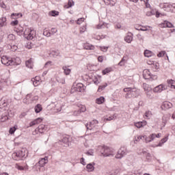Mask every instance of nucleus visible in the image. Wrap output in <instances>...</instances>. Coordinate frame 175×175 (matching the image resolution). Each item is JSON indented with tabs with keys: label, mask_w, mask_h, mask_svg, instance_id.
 I'll use <instances>...</instances> for the list:
<instances>
[{
	"label": "nucleus",
	"mask_w": 175,
	"mask_h": 175,
	"mask_svg": "<svg viewBox=\"0 0 175 175\" xmlns=\"http://www.w3.org/2000/svg\"><path fill=\"white\" fill-rule=\"evenodd\" d=\"M97 151L101 157H113L116 154L114 149L107 146H98Z\"/></svg>",
	"instance_id": "obj_1"
},
{
	"label": "nucleus",
	"mask_w": 175,
	"mask_h": 175,
	"mask_svg": "<svg viewBox=\"0 0 175 175\" xmlns=\"http://www.w3.org/2000/svg\"><path fill=\"white\" fill-rule=\"evenodd\" d=\"M36 33L35 30L29 27H27L23 32L24 37L27 40H32L35 38Z\"/></svg>",
	"instance_id": "obj_2"
},
{
	"label": "nucleus",
	"mask_w": 175,
	"mask_h": 175,
	"mask_svg": "<svg viewBox=\"0 0 175 175\" xmlns=\"http://www.w3.org/2000/svg\"><path fill=\"white\" fill-rule=\"evenodd\" d=\"M143 77L146 80H150V79H152V80H157L158 79V77L156 75H151V72H150V70L148 69L144 70Z\"/></svg>",
	"instance_id": "obj_3"
},
{
	"label": "nucleus",
	"mask_w": 175,
	"mask_h": 175,
	"mask_svg": "<svg viewBox=\"0 0 175 175\" xmlns=\"http://www.w3.org/2000/svg\"><path fill=\"white\" fill-rule=\"evenodd\" d=\"M1 63L6 66H10L14 65V60L8 56H3L1 57Z\"/></svg>",
	"instance_id": "obj_4"
},
{
	"label": "nucleus",
	"mask_w": 175,
	"mask_h": 175,
	"mask_svg": "<svg viewBox=\"0 0 175 175\" xmlns=\"http://www.w3.org/2000/svg\"><path fill=\"white\" fill-rule=\"evenodd\" d=\"M47 131V127L44 124H40L38 126L37 129H35L34 131H33L32 134L36 135H38V133H44Z\"/></svg>",
	"instance_id": "obj_5"
},
{
	"label": "nucleus",
	"mask_w": 175,
	"mask_h": 175,
	"mask_svg": "<svg viewBox=\"0 0 175 175\" xmlns=\"http://www.w3.org/2000/svg\"><path fill=\"white\" fill-rule=\"evenodd\" d=\"M126 154V148L121 147L118 151V153L116 155V158L117 159H121V158H122V157H124Z\"/></svg>",
	"instance_id": "obj_6"
},
{
	"label": "nucleus",
	"mask_w": 175,
	"mask_h": 175,
	"mask_svg": "<svg viewBox=\"0 0 175 175\" xmlns=\"http://www.w3.org/2000/svg\"><path fill=\"white\" fill-rule=\"evenodd\" d=\"M77 111H75L73 112L74 116H80L81 113H84L87 110V108L85 107V105H79L77 106Z\"/></svg>",
	"instance_id": "obj_7"
},
{
	"label": "nucleus",
	"mask_w": 175,
	"mask_h": 175,
	"mask_svg": "<svg viewBox=\"0 0 175 175\" xmlns=\"http://www.w3.org/2000/svg\"><path fill=\"white\" fill-rule=\"evenodd\" d=\"M96 126H98V120H92L90 124H86L87 129H89L90 131L94 129Z\"/></svg>",
	"instance_id": "obj_8"
},
{
	"label": "nucleus",
	"mask_w": 175,
	"mask_h": 175,
	"mask_svg": "<svg viewBox=\"0 0 175 175\" xmlns=\"http://www.w3.org/2000/svg\"><path fill=\"white\" fill-rule=\"evenodd\" d=\"M31 81L34 87H38V85H40V83H42V79H40V77L36 76V77L31 79Z\"/></svg>",
	"instance_id": "obj_9"
},
{
	"label": "nucleus",
	"mask_w": 175,
	"mask_h": 175,
	"mask_svg": "<svg viewBox=\"0 0 175 175\" xmlns=\"http://www.w3.org/2000/svg\"><path fill=\"white\" fill-rule=\"evenodd\" d=\"M173 107V104L169 101H165L161 105V109L163 110H167L169 109H172Z\"/></svg>",
	"instance_id": "obj_10"
},
{
	"label": "nucleus",
	"mask_w": 175,
	"mask_h": 175,
	"mask_svg": "<svg viewBox=\"0 0 175 175\" xmlns=\"http://www.w3.org/2000/svg\"><path fill=\"white\" fill-rule=\"evenodd\" d=\"M160 28H173L172 23L165 21L163 23L159 25Z\"/></svg>",
	"instance_id": "obj_11"
},
{
	"label": "nucleus",
	"mask_w": 175,
	"mask_h": 175,
	"mask_svg": "<svg viewBox=\"0 0 175 175\" xmlns=\"http://www.w3.org/2000/svg\"><path fill=\"white\" fill-rule=\"evenodd\" d=\"M14 31L16 32L17 35H19V36H21V35H23V31H24V28H23V27L20 26V25H17L14 27Z\"/></svg>",
	"instance_id": "obj_12"
},
{
	"label": "nucleus",
	"mask_w": 175,
	"mask_h": 175,
	"mask_svg": "<svg viewBox=\"0 0 175 175\" xmlns=\"http://www.w3.org/2000/svg\"><path fill=\"white\" fill-rule=\"evenodd\" d=\"M75 91L77 92H81V91L84 90V85L81 83H77L75 86L74 85Z\"/></svg>",
	"instance_id": "obj_13"
},
{
	"label": "nucleus",
	"mask_w": 175,
	"mask_h": 175,
	"mask_svg": "<svg viewBox=\"0 0 175 175\" xmlns=\"http://www.w3.org/2000/svg\"><path fill=\"white\" fill-rule=\"evenodd\" d=\"M48 163H49V157H47L40 159V161H38V164L41 167H44V165Z\"/></svg>",
	"instance_id": "obj_14"
},
{
	"label": "nucleus",
	"mask_w": 175,
	"mask_h": 175,
	"mask_svg": "<svg viewBox=\"0 0 175 175\" xmlns=\"http://www.w3.org/2000/svg\"><path fill=\"white\" fill-rule=\"evenodd\" d=\"M43 121V118H38L34 120H33L32 122H31L29 123V126H33L34 125H38L40 123H42V122Z\"/></svg>",
	"instance_id": "obj_15"
},
{
	"label": "nucleus",
	"mask_w": 175,
	"mask_h": 175,
	"mask_svg": "<svg viewBox=\"0 0 175 175\" xmlns=\"http://www.w3.org/2000/svg\"><path fill=\"white\" fill-rule=\"evenodd\" d=\"M163 90H165V85H163V84H161L153 89V92H155V93L162 92Z\"/></svg>",
	"instance_id": "obj_16"
},
{
	"label": "nucleus",
	"mask_w": 175,
	"mask_h": 175,
	"mask_svg": "<svg viewBox=\"0 0 175 175\" xmlns=\"http://www.w3.org/2000/svg\"><path fill=\"white\" fill-rule=\"evenodd\" d=\"M124 40L126 43H131L132 40H133V34L132 33H129L127 36L124 37Z\"/></svg>",
	"instance_id": "obj_17"
},
{
	"label": "nucleus",
	"mask_w": 175,
	"mask_h": 175,
	"mask_svg": "<svg viewBox=\"0 0 175 175\" xmlns=\"http://www.w3.org/2000/svg\"><path fill=\"white\" fill-rule=\"evenodd\" d=\"M145 142L146 143H150L151 142H152V140H154V139H155V133H152L150 135H149L148 137H146L145 135Z\"/></svg>",
	"instance_id": "obj_18"
},
{
	"label": "nucleus",
	"mask_w": 175,
	"mask_h": 175,
	"mask_svg": "<svg viewBox=\"0 0 175 175\" xmlns=\"http://www.w3.org/2000/svg\"><path fill=\"white\" fill-rule=\"evenodd\" d=\"M33 98H32V94H27L23 99V103H31V102H33Z\"/></svg>",
	"instance_id": "obj_19"
},
{
	"label": "nucleus",
	"mask_w": 175,
	"mask_h": 175,
	"mask_svg": "<svg viewBox=\"0 0 175 175\" xmlns=\"http://www.w3.org/2000/svg\"><path fill=\"white\" fill-rule=\"evenodd\" d=\"M128 62V55L123 56L121 61L118 63L119 66H125V64Z\"/></svg>",
	"instance_id": "obj_20"
},
{
	"label": "nucleus",
	"mask_w": 175,
	"mask_h": 175,
	"mask_svg": "<svg viewBox=\"0 0 175 175\" xmlns=\"http://www.w3.org/2000/svg\"><path fill=\"white\" fill-rule=\"evenodd\" d=\"M83 49L85 50H95V46H94L88 42H86L83 44Z\"/></svg>",
	"instance_id": "obj_21"
},
{
	"label": "nucleus",
	"mask_w": 175,
	"mask_h": 175,
	"mask_svg": "<svg viewBox=\"0 0 175 175\" xmlns=\"http://www.w3.org/2000/svg\"><path fill=\"white\" fill-rule=\"evenodd\" d=\"M15 167L16 169H18V170H28V165H27V163H25L24 165L16 164Z\"/></svg>",
	"instance_id": "obj_22"
},
{
	"label": "nucleus",
	"mask_w": 175,
	"mask_h": 175,
	"mask_svg": "<svg viewBox=\"0 0 175 175\" xmlns=\"http://www.w3.org/2000/svg\"><path fill=\"white\" fill-rule=\"evenodd\" d=\"M147 125V121L143 120L142 122H138L135 123V126L137 128H143V126H146Z\"/></svg>",
	"instance_id": "obj_23"
},
{
	"label": "nucleus",
	"mask_w": 175,
	"mask_h": 175,
	"mask_svg": "<svg viewBox=\"0 0 175 175\" xmlns=\"http://www.w3.org/2000/svg\"><path fill=\"white\" fill-rule=\"evenodd\" d=\"M72 6H75V1L73 0H68V4L64 5V9H69L72 8Z\"/></svg>",
	"instance_id": "obj_24"
},
{
	"label": "nucleus",
	"mask_w": 175,
	"mask_h": 175,
	"mask_svg": "<svg viewBox=\"0 0 175 175\" xmlns=\"http://www.w3.org/2000/svg\"><path fill=\"white\" fill-rule=\"evenodd\" d=\"M12 157L14 161H21V159L18 152H15L12 153Z\"/></svg>",
	"instance_id": "obj_25"
},
{
	"label": "nucleus",
	"mask_w": 175,
	"mask_h": 175,
	"mask_svg": "<svg viewBox=\"0 0 175 175\" xmlns=\"http://www.w3.org/2000/svg\"><path fill=\"white\" fill-rule=\"evenodd\" d=\"M6 17H1L0 18V27H6L8 23H6Z\"/></svg>",
	"instance_id": "obj_26"
},
{
	"label": "nucleus",
	"mask_w": 175,
	"mask_h": 175,
	"mask_svg": "<svg viewBox=\"0 0 175 175\" xmlns=\"http://www.w3.org/2000/svg\"><path fill=\"white\" fill-rule=\"evenodd\" d=\"M144 54L145 57H147L148 58H150V57H152V55H154V53H152V51L147 49L144 51Z\"/></svg>",
	"instance_id": "obj_27"
},
{
	"label": "nucleus",
	"mask_w": 175,
	"mask_h": 175,
	"mask_svg": "<svg viewBox=\"0 0 175 175\" xmlns=\"http://www.w3.org/2000/svg\"><path fill=\"white\" fill-rule=\"evenodd\" d=\"M19 154V157H21V159H23L26 155H27V150L25 149H23L22 150L18 151Z\"/></svg>",
	"instance_id": "obj_28"
},
{
	"label": "nucleus",
	"mask_w": 175,
	"mask_h": 175,
	"mask_svg": "<svg viewBox=\"0 0 175 175\" xmlns=\"http://www.w3.org/2000/svg\"><path fill=\"white\" fill-rule=\"evenodd\" d=\"M62 69L64 70V75H66V76H68V75H70V72L72 70L69 68V67H68V66H63Z\"/></svg>",
	"instance_id": "obj_29"
},
{
	"label": "nucleus",
	"mask_w": 175,
	"mask_h": 175,
	"mask_svg": "<svg viewBox=\"0 0 175 175\" xmlns=\"http://www.w3.org/2000/svg\"><path fill=\"white\" fill-rule=\"evenodd\" d=\"M26 66L29 68V69H32L33 68V62H32V59H30L26 62Z\"/></svg>",
	"instance_id": "obj_30"
},
{
	"label": "nucleus",
	"mask_w": 175,
	"mask_h": 175,
	"mask_svg": "<svg viewBox=\"0 0 175 175\" xmlns=\"http://www.w3.org/2000/svg\"><path fill=\"white\" fill-rule=\"evenodd\" d=\"M105 97L100 96V98L96 99V103H97V105H102L105 103Z\"/></svg>",
	"instance_id": "obj_31"
},
{
	"label": "nucleus",
	"mask_w": 175,
	"mask_h": 175,
	"mask_svg": "<svg viewBox=\"0 0 175 175\" xmlns=\"http://www.w3.org/2000/svg\"><path fill=\"white\" fill-rule=\"evenodd\" d=\"M8 106V100H0V109H3Z\"/></svg>",
	"instance_id": "obj_32"
},
{
	"label": "nucleus",
	"mask_w": 175,
	"mask_h": 175,
	"mask_svg": "<svg viewBox=\"0 0 175 175\" xmlns=\"http://www.w3.org/2000/svg\"><path fill=\"white\" fill-rule=\"evenodd\" d=\"M110 72H113V68L111 67L106 68L105 70L102 71V74L105 75H107L108 73H110Z\"/></svg>",
	"instance_id": "obj_33"
},
{
	"label": "nucleus",
	"mask_w": 175,
	"mask_h": 175,
	"mask_svg": "<svg viewBox=\"0 0 175 175\" xmlns=\"http://www.w3.org/2000/svg\"><path fill=\"white\" fill-rule=\"evenodd\" d=\"M124 92H136V88H126L123 90Z\"/></svg>",
	"instance_id": "obj_34"
},
{
	"label": "nucleus",
	"mask_w": 175,
	"mask_h": 175,
	"mask_svg": "<svg viewBox=\"0 0 175 175\" xmlns=\"http://www.w3.org/2000/svg\"><path fill=\"white\" fill-rule=\"evenodd\" d=\"M106 87H107V83H104L103 85H100L97 90V92H102V91H103V90H105V88H106Z\"/></svg>",
	"instance_id": "obj_35"
},
{
	"label": "nucleus",
	"mask_w": 175,
	"mask_h": 175,
	"mask_svg": "<svg viewBox=\"0 0 175 175\" xmlns=\"http://www.w3.org/2000/svg\"><path fill=\"white\" fill-rule=\"evenodd\" d=\"M167 137H165L164 138H163L160 142L159 143V144L157 146V147H162V145L164 144V143H166V142H167Z\"/></svg>",
	"instance_id": "obj_36"
},
{
	"label": "nucleus",
	"mask_w": 175,
	"mask_h": 175,
	"mask_svg": "<svg viewBox=\"0 0 175 175\" xmlns=\"http://www.w3.org/2000/svg\"><path fill=\"white\" fill-rule=\"evenodd\" d=\"M163 8H168L169 9H173V8L175 9V4H169L167 3H165L163 4Z\"/></svg>",
	"instance_id": "obj_37"
},
{
	"label": "nucleus",
	"mask_w": 175,
	"mask_h": 175,
	"mask_svg": "<svg viewBox=\"0 0 175 175\" xmlns=\"http://www.w3.org/2000/svg\"><path fill=\"white\" fill-rule=\"evenodd\" d=\"M152 69L153 72H157V70H158V69H159V63L155 62L154 64H153V66H152Z\"/></svg>",
	"instance_id": "obj_38"
},
{
	"label": "nucleus",
	"mask_w": 175,
	"mask_h": 175,
	"mask_svg": "<svg viewBox=\"0 0 175 175\" xmlns=\"http://www.w3.org/2000/svg\"><path fill=\"white\" fill-rule=\"evenodd\" d=\"M50 16H52V17H55V16H59V12L58 11H51L49 12Z\"/></svg>",
	"instance_id": "obj_39"
},
{
	"label": "nucleus",
	"mask_w": 175,
	"mask_h": 175,
	"mask_svg": "<svg viewBox=\"0 0 175 175\" xmlns=\"http://www.w3.org/2000/svg\"><path fill=\"white\" fill-rule=\"evenodd\" d=\"M42 105H40V104L37 105L35 107L36 113H40V111H42Z\"/></svg>",
	"instance_id": "obj_40"
},
{
	"label": "nucleus",
	"mask_w": 175,
	"mask_h": 175,
	"mask_svg": "<svg viewBox=\"0 0 175 175\" xmlns=\"http://www.w3.org/2000/svg\"><path fill=\"white\" fill-rule=\"evenodd\" d=\"M146 137V135H137L135 138V142H140L141 140H143Z\"/></svg>",
	"instance_id": "obj_41"
},
{
	"label": "nucleus",
	"mask_w": 175,
	"mask_h": 175,
	"mask_svg": "<svg viewBox=\"0 0 175 175\" xmlns=\"http://www.w3.org/2000/svg\"><path fill=\"white\" fill-rule=\"evenodd\" d=\"M86 167L88 170V172H93V170H94V164L89 163V164L87 165Z\"/></svg>",
	"instance_id": "obj_42"
},
{
	"label": "nucleus",
	"mask_w": 175,
	"mask_h": 175,
	"mask_svg": "<svg viewBox=\"0 0 175 175\" xmlns=\"http://www.w3.org/2000/svg\"><path fill=\"white\" fill-rule=\"evenodd\" d=\"M43 35L44 36H47V38H49V37L51 36V33L50 31H49V30H47V29H44Z\"/></svg>",
	"instance_id": "obj_43"
},
{
	"label": "nucleus",
	"mask_w": 175,
	"mask_h": 175,
	"mask_svg": "<svg viewBox=\"0 0 175 175\" xmlns=\"http://www.w3.org/2000/svg\"><path fill=\"white\" fill-rule=\"evenodd\" d=\"M16 131H17V126H14V127L10 128L9 131V133L10 135H13V133H14Z\"/></svg>",
	"instance_id": "obj_44"
},
{
	"label": "nucleus",
	"mask_w": 175,
	"mask_h": 175,
	"mask_svg": "<svg viewBox=\"0 0 175 175\" xmlns=\"http://www.w3.org/2000/svg\"><path fill=\"white\" fill-rule=\"evenodd\" d=\"M143 87L144 91H146V92H148V91H151V88H150L148 84L144 83Z\"/></svg>",
	"instance_id": "obj_45"
},
{
	"label": "nucleus",
	"mask_w": 175,
	"mask_h": 175,
	"mask_svg": "<svg viewBox=\"0 0 175 175\" xmlns=\"http://www.w3.org/2000/svg\"><path fill=\"white\" fill-rule=\"evenodd\" d=\"M8 40H10V41L16 40V36L11 33V34L8 35Z\"/></svg>",
	"instance_id": "obj_46"
},
{
	"label": "nucleus",
	"mask_w": 175,
	"mask_h": 175,
	"mask_svg": "<svg viewBox=\"0 0 175 175\" xmlns=\"http://www.w3.org/2000/svg\"><path fill=\"white\" fill-rule=\"evenodd\" d=\"M8 120H9V117L8 116V115H5L1 116L0 120L1 121V122H5V121H8Z\"/></svg>",
	"instance_id": "obj_47"
},
{
	"label": "nucleus",
	"mask_w": 175,
	"mask_h": 175,
	"mask_svg": "<svg viewBox=\"0 0 175 175\" xmlns=\"http://www.w3.org/2000/svg\"><path fill=\"white\" fill-rule=\"evenodd\" d=\"M85 31H87V26H83V27H80V29H79L80 33H84V32H85Z\"/></svg>",
	"instance_id": "obj_48"
},
{
	"label": "nucleus",
	"mask_w": 175,
	"mask_h": 175,
	"mask_svg": "<svg viewBox=\"0 0 175 175\" xmlns=\"http://www.w3.org/2000/svg\"><path fill=\"white\" fill-rule=\"evenodd\" d=\"M141 2H144V3L146 5V8H151V5H150V3H148V0H140Z\"/></svg>",
	"instance_id": "obj_49"
},
{
	"label": "nucleus",
	"mask_w": 175,
	"mask_h": 175,
	"mask_svg": "<svg viewBox=\"0 0 175 175\" xmlns=\"http://www.w3.org/2000/svg\"><path fill=\"white\" fill-rule=\"evenodd\" d=\"M85 20V18H80L77 21V24H78V25H80V24H83V23H84V21Z\"/></svg>",
	"instance_id": "obj_50"
},
{
	"label": "nucleus",
	"mask_w": 175,
	"mask_h": 175,
	"mask_svg": "<svg viewBox=\"0 0 175 175\" xmlns=\"http://www.w3.org/2000/svg\"><path fill=\"white\" fill-rule=\"evenodd\" d=\"M53 65H54L53 64V62H51V61H49V62H47L46 64H45V68H50V66H53Z\"/></svg>",
	"instance_id": "obj_51"
},
{
	"label": "nucleus",
	"mask_w": 175,
	"mask_h": 175,
	"mask_svg": "<svg viewBox=\"0 0 175 175\" xmlns=\"http://www.w3.org/2000/svg\"><path fill=\"white\" fill-rule=\"evenodd\" d=\"M165 54H166V51H162L157 54V57H159V58H161V57H163Z\"/></svg>",
	"instance_id": "obj_52"
},
{
	"label": "nucleus",
	"mask_w": 175,
	"mask_h": 175,
	"mask_svg": "<svg viewBox=\"0 0 175 175\" xmlns=\"http://www.w3.org/2000/svg\"><path fill=\"white\" fill-rule=\"evenodd\" d=\"M11 25H12V27H17V25H18V21L16 20V21H13L11 22Z\"/></svg>",
	"instance_id": "obj_53"
},
{
	"label": "nucleus",
	"mask_w": 175,
	"mask_h": 175,
	"mask_svg": "<svg viewBox=\"0 0 175 175\" xmlns=\"http://www.w3.org/2000/svg\"><path fill=\"white\" fill-rule=\"evenodd\" d=\"M151 116H152V113L150 111H148L145 113V117H146V118L151 117Z\"/></svg>",
	"instance_id": "obj_54"
},
{
	"label": "nucleus",
	"mask_w": 175,
	"mask_h": 175,
	"mask_svg": "<svg viewBox=\"0 0 175 175\" xmlns=\"http://www.w3.org/2000/svg\"><path fill=\"white\" fill-rule=\"evenodd\" d=\"M18 16H21V17H23V14H12L11 15V18H14L13 16H15V17H18Z\"/></svg>",
	"instance_id": "obj_55"
},
{
	"label": "nucleus",
	"mask_w": 175,
	"mask_h": 175,
	"mask_svg": "<svg viewBox=\"0 0 175 175\" xmlns=\"http://www.w3.org/2000/svg\"><path fill=\"white\" fill-rule=\"evenodd\" d=\"M57 32H58V29H57L55 27H53L51 29V34L52 33V35H54V33H57Z\"/></svg>",
	"instance_id": "obj_56"
},
{
	"label": "nucleus",
	"mask_w": 175,
	"mask_h": 175,
	"mask_svg": "<svg viewBox=\"0 0 175 175\" xmlns=\"http://www.w3.org/2000/svg\"><path fill=\"white\" fill-rule=\"evenodd\" d=\"M107 46H100V49L101 50V51H103L104 53H105V51H107Z\"/></svg>",
	"instance_id": "obj_57"
},
{
	"label": "nucleus",
	"mask_w": 175,
	"mask_h": 175,
	"mask_svg": "<svg viewBox=\"0 0 175 175\" xmlns=\"http://www.w3.org/2000/svg\"><path fill=\"white\" fill-rule=\"evenodd\" d=\"M148 28H150L149 26L142 27L139 29L140 31H148Z\"/></svg>",
	"instance_id": "obj_58"
},
{
	"label": "nucleus",
	"mask_w": 175,
	"mask_h": 175,
	"mask_svg": "<svg viewBox=\"0 0 175 175\" xmlns=\"http://www.w3.org/2000/svg\"><path fill=\"white\" fill-rule=\"evenodd\" d=\"M154 61H152V60H148L147 61V64H148V65H150V66H154Z\"/></svg>",
	"instance_id": "obj_59"
},
{
	"label": "nucleus",
	"mask_w": 175,
	"mask_h": 175,
	"mask_svg": "<svg viewBox=\"0 0 175 175\" xmlns=\"http://www.w3.org/2000/svg\"><path fill=\"white\" fill-rule=\"evenodd\" d=\"M114 116H110V117H109V118H105V120H107V121H111V120H114Z\"/></svg>",
	"instance_id": "obj_60"
},
{
	"label": "nucleus",
	"mask_w": 175,
	"mask_h": 175,
	"mask_svg": "<svg viewBox=\"0 0 175 175\" xmlns=\"http://www.w3.org/2000/svg\"><path fill=\"white\" fill-rule=\"evenodd\" d=\"M98 62H103V56H98Z\"/></svg>",
	"instance_id": "obj_61"
},
{
	"label": "nucleus",
	"mask_w": 175,
	"mask_h": 175,
	"mask_svg": "<svg viewBox=\"0 0 175 175\" xmlns=\"http://www.w3.org/2000/svg\"><path fill=\"white\" fill-rule=\"evenodd\" d=\"M81 163L83 165H86L84 158L81 159Z\"/></svg>",
	"instance_id": "obj_62"
},
{
	"label": "nucleus",
	"mask_w": 175,
	"mask_h": 175,
	"mask_svg": "<svg viewBox=\"0 0 175 175\" xmlns=\"http://www.w3.org/2000/svg\"><path fill=\"white\" fill-rule=\"evenodd\" d=\"M146 16H152V12L148 11L146 12Z\"/></svg>",
	"instance_id": "obj_63"
},
{
	"label": "nucleus",
	"mask_w": 175,
	"mask_h": 175,
	"mask_svg": "<svg viewBox=\"0 0 175 175\" xmlns=\"http://www.w3.org/2000/svg\"><path fill=\"white\" fill-rule=\"evenodd\" d=\"M115 28L116 29H120L121 28V25L120 24H117L116 26H115Z\"/></svg>",
	"instance_id": "obj_64"
}]
</instances>
